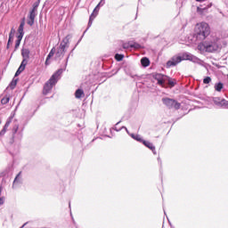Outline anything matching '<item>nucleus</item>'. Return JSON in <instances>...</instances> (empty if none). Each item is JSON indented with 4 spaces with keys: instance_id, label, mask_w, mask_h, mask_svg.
I'll return each instance as SVG.
<instances>
[{
    "instance_id": "f257e3e1",
    "label": "nucleus",
    "mask_w": 228,
    "mask_h": 228,
    "mask_svg": "<svg viewBox=\"0 0 228 228\" xmlns=\"http://www.w3.org/2000/svg\"><path fill=\"white\" fill-rule=\"evenodd\" d=\"M200 53H218L222 49L220 39L217 37L212 38L209 41H205L198 45Z\"/></svg>"
},
{
    "instance_id": "f03ea898",
    "label": "nucleus",
    "mask_w": 228,
    "mask_h": 228,
    "mask_svg": "<svg viewBox=\"0 0 228 228\" xmlns=\"http://www.w3.org/2000/svg\"><path fill=\"white\" fill-rule=\"evenodd\" d=\"M186 60L192 61L193 63H199V58L195 57V55L190 53H182L173 56L171 60L167 62V69H169V67H175V65H178V63Z\"/></svg>"
},
{
    "instance_id": "7ed1b4c3",
    "label": "nucleus",
    "mask_w": 228,
    "mask_h": 228,
    "mask_svg": "<svg viewBox=\"0 0 228 228\" xmlns=\"http://www.w3.org/2000/svg\"><path fill=\"white\" fill-rule=\"evenodd\" d=\"M211 35V28L207 22L201 21L194 27V36L197 40H206L208 36Z\"/></svg>"
},
{
    "instance_id": "20e7f679",
    "label": "nucleus",
    "mask_w": 228,
    "mask_h": 228,
    "mask_svg": "<svg viewBox=\"0 0 228 228\" xmlns=\"http://www.w3.org/2000/svg\"><path fill=\"white\" fill-rule=\"evenodd\" d=\"M61 74H63V69H58L55 73H53V76L50 77V79L45 83L43 90L44 95H47L51 90H53V86L58 83V80L60 79Z\"/></svg>"
},
{
    "instance_id": "39448f33",
    "label": "nucleus",
    "mask_w": 228,
    "mask_h": 228,
    "mask_svg": "<svg viewBox=\"0 0 228 228\" xmlns=\"http://www.w3.org/2000/svg\"><path fill=\"white\" fill-rule=\"evenodd\" d=\"M67 49H69V39L64 38L57 48V51L55 53V58L57 60H61V58H63V56H65Z\"/></svg>"
},
{
    "instance_id": "423d86ee",
    "label": "nucleus",
    "mask_w": 228,
    "mask_h": 228,
    "mask_svg": "<svg viewBox=\"0 0 228 228\" xmlns=\"http://www.w3.org/2000/svg\"><path fill=\"white\" fill-rule=\"evenodd\" d=\"M29 49L28 48H23L21 50V56L23 60L18 70L16 71V76H19V74H20V72H23V70L26 69V65H28V60L29 58Z\"/></svg>"
},
{
    "instance_id": "0eeeda50",
    "label": "nucleus",
    "mask_w": 228,
    "mask_h": 228,
    "mask_svg": "<svg viewBox=\"0 0 228 228\" xmlns=\"http://www.w3.org/2000/svg\"><path fill=\"white\" fill-rule=\"evenodd\" d=\"M105 4H106V0H101L100 3L96 5V7L94 9L93 13L89 18L88 28L92 26L95 17L99 15V10H101V6H104Z\"/></svg>"
},
{
    "instance_id": "6e6552de",
    "label": "nucleus",
    "mask_w": 228,
    "mask_h": 228,
    "mask_svg": "<svg viewBox=\"0 0 228 228\" xmlns=\"http://www.w3.org/2000/svg\"><path fill=\"white\" fill-rule=\"evenodd\" d=\"M162 102L167 106V108H173L174 110H179L181 108V103L172 100L170 98H163Z\"/></svg>"
},
{
    "instance_id": "1a4fd4ad",
    "label": "nucleus",
    "mask_w": 228,
    "mask_h": 228,
    "mask_svg": "<svg viewBox=\"0 0 228 228\" xmlns=\"http://www.w3.org/2000/svg\"><path fill=\"white\" fill-rule=\"evenodd\" d=\"M114 129L115 131H122V129H125V131L127 133V134H129V136H131V138H133V140L143 143L144 140L142 138V135L129 133V130H127V127L126 126H122L121 128H117V126H115Z\"/></svg>"
},
{
    "instance_id": "9d476101",
    "label": "nucleus",
    "mask_w": 228,
    "mask_h": 228,
    "mask_svg": "<svg viewBox=\"0 0 228 228\" xmlns=\"http://www.w3.org/2000/svg\"><path fill=\"white\" fill-rule=\"evenodd\" d=\"M212 101L216 106L220 108H228V101L225 99H221L220 97L212 98Z\"/></svg>"
},
{
    "instance_id": "9b49d317",
    "label": "nucleus",
    "mask_w": 228,
    "mask_h": 228,
    "mask_svg": "<svg viewBox=\"0 0 228 228\" xmlns=\"http://www.w3.org/2000/svg\"><path fill=\"white\" fill-rule=\"evenodd\" d=\"M153 77L154 79H156V81H158V85H159L160 86H165V83H167V76L157 73L153 76Z\"/></svg>"
},
{
    "instance_id": "f8f14e48",
    "label": "nucleus",
    "mask_w": 228,
    "mask_h": 228,
    "mask_svg": "<svg viewBox=\"0 0 228 228\" xmlns=\"http://www.w3.org/2000/svg\"><path fill=\"white\" fill-rule=\"evenodd\" d=\"M37 17V7H33L32 12L29 14V20L28 21V26L35 24V18Z\"/></svg>"
},
{
    "instance_id": "ddd939ff",
    "label": "nucleus",
    "mask_w": 228,
    "mask_h": 228,
    "mask_svg": "<svg viewBox=\"0 0 228 228\" xmlns=\"http://www.w3.org/2000/svg\"><path fill=\"white\" fill-rule=\"evenodd\" d=\"M142 144H144L150 151L153 152V154H156V146L152 144V142L149 141H142Z\"/></svg>"
},
{
    "instance_id": "4468645a",
    "label": "nucleus",
    "mask_w": 228,
    "mask_h": 228,
    "mask_svg": "<svg viewBox=\"0 0 228 228\" xmlns=\"http://www.w3.org/2000/svg\"><path fill=\"white\" fill-rule=\"evenodd\" d=\"M21 183H22V176L20 175V173H19L13 181L12 187L15 188L17 184H20Z\"/></svg>"
},
{
    "instance_id": "2eb2a0df",
    "label": "nucleus",
    "mask_w": 228,
    "mask_h": 228,
    "mask_svg": "<svg viewBox=\"0 0 228 228\" xmlns=\"http://www.w3.org/2000/svg\"><path fill=\"white\" fill-rule=\"evenodd\" d=\"M75 97L76 99H83V97H85V91H83V89H77L75 92Z\"/></svg>"
},
{
    "instance_id": "dca6fc26",
    "label": "nucleus",
    "mask_w": 228,
    "mask_h": 228,
    "mask_svg": "<svg viewBox=\"0 0 228 228\" xmlns=\"http://www.w3.org/2000/svg\"><path fill=\"white\" fill-rule=\"evenodd\" d=\"M211 6H213L212 4H209L207 7H198L197 8V12L198 13H204L206 12H208V10H209V8H211Z\"/></svg>"
},
{
    "instance_id": "f3484780",
    "label": "nucleus",
    "mask_w": 228,
    "mask_h": 228,
    "mask_svg": "<svg viewBox=\"0 0 228 228\" xmlns=\"http://www.w3.org/2000/svg\"><path fill=\"white\" fill-rule=\"evenodd\" d=\"M8 127H10V121H7L4 126V128L0 132V136H4L6 134V131H8Z\"/></svg>"
},
{
    "instance_id": "a211bd4d",
    "label": "nucleus",
    "mask_w": 228,
    "mask_h": 228,
    "mask_svg": "<svg viewBox=\"0 0 228 228\" xmlns=\"http://www.w3.org/2000/svg\"><path fill=\"white\" fill-rule=\"evenodd\" d=\"M214 88L216 92H222V90L224 89V84L221 82L216 83L215 84Z\"/></svg>"
},
{
    "instance_id": "6ab92c4d",
    "label": "nucleus",
    "mask_w": 228,
    "mask_h": 228,
    "mask_svg": "<svg viewBox=\"0 0 228 228\" xmlns=\"http://www.w3.org/2000/svg\"><path fill=\"white\" fill-rule=\"evenodd\" d=\"M141 64L142 67H149V65H151V61H149L147 57H144L141 60Z\"/></svg>"
},
{
    "instance_id": "aec40b11",
    "label": "nucleus",
    "mask_w": 228,
    "mask_h": 228,
    "mask_svg": "<svg viewBox=\"0 0 228 228\" xmlns=\"http://www.w3.org/2000/svg\"><path fill=\"white\" fill-rule=\"evenodd\" d=\"M10 102V94H5L2 99H1V104H8Z\"/></svg>"
},
{
    "instance_id": "412c9836",
    "label": "nucleus",
    "mask_w": 228,
    "mask_h": 228,
    "mask_svg": "<svg viewBox=\"0 0 228 228\" xmlns=\"http://www.w3.org/2000/svg\"><path fill=\"white\" fill-rule=\"evenodd\" d=\"M166 83H167L171 86H175L177 81H175V79H173L167 77Z\"/></svg>"
},
{
    "instance_id": "4be33fe9",
    "label": "nucleus",
    "mask_w": 228,
    "mask_h": 228,
    "mask_svg": "<svg viewBox=\"0 0 228 228\" xmlns=\"http://www.w3.org/2000/svg\"><path fill=\"white\" fill-rule=\"evenodd\" d=\"M4 200H6V198L3 196V187H0V206H3V204H4Z\"/></svg>"
},
{
    "instance_id": "5701e85b",
    "label": "nucleus",
    "mask_w": 228,
    "mask_h": 228,
    "mask_svg": "<svg viewBox=\"0 0 228 228\" xmlns=\"http://www.w3.org/2000/svg\"><path fill=\"white\" fill-rule=\"evenodd\" d=\"M24 26H25V22L23 20L20 24V27H19V29H18V32L20 33V35H24Z\"/></svg>"
},
{
    "instance_id": "b1692460",
    "label": "nucleus",
    "mask_w": 228,
    "mask_h": 228,
    "mask_svg": "<svg viewBox=\"0 0 228 228\" xmlns=\"http://www.w3.org/2000/svg\"><path fill=\"white\" fill-rule=\"evenodd\" d=\"M12 33H15V30H13V29L11 30V33L9 35V40H8L7 47H9L10 44H12V42H13Z\"/></svg>"
},
{
    "instance_id": "393cba45",
    "label": "nucleus",
    "mask_w": 228,
    "mask_h": 228,
    "mask_svg": "<svg viewBox=\"0 0 228 228\" xmlns=\"http://www.w3.org/2000/svg\"><path fill=\"white\" fill-rule=\"evenodd\" d=\"M53 56H54V48H53L51 50V52L49 53V54L47 55L46 63H47V61H49L50 58H53Z\"/></svg>"
},
{
    "instance_id": "a878e982",
    "label": "nucleus",
    "mask_w": 228,
    "mask_h": 228,
    "mask_svg": "<svg viewBox=\"0 0 228 228\" xmlns=\"http://www.w3.org/2000/svg\"><path fill=\"white\" fill-rule=\"evenodd\" d=\"M115 59H116L118 61H122V60H124V55L117 53V54L115 55Z\"/></svg>"
},
{
    "instance_id": "bb28decb",
    "label": "nucleus",
    "mask_w": 228,
    "mask_h": 228,
    "mask_svg": "<svg viewBox=\"0 0 228 228\" xmlns=\"http://www.w3.org/2000/svg\"><path fill=\"white\" fill-rule=\"evenodd\" d=\"M203 83H204L205 85H209V83H211V77H205V78L203 79Z\"/></svg>"
},
{
    "instance_id": "cd10ccee",
    "label": "nucleus",
    "mask_w": 228,
    "mask_h": 228,
    "mask_svg": "<svg viewBox=\"0 0 228 228\" xmlns=\"http://www.w3.org/2000/svg\"><path fill=\"white\" fill-rule=\"evenodd\" d=\"M15 86H17V81H12L9 85V88H11V90H13V88H15Z\"/></svg>"
},
{
    "instance_id": "c85d7f7f",
    "label": "nucleus",
    "mask_w": 228,
    "mask_h": 228,
    "mask_svg": "<svg viewBox=\"0 0 228 228\" xmlns=\"http://www.w3.org/2000/svg\"><path fill=\"white\" fill-rule=\"evenodd\" d=\"M131 47H134L135 49H140L142 46L138 43H134V45H131Z\"/></svg>"
},
{
    "instance_id": "c756f323",
    "label": "nucleus",
    "mask_w": 228,
    "mask_h": 228,
    "mask_svg": "<svg viewBox=\"0 0 228 228\" xmlns=\"http://www.w3.org/2000/svg\"><path fill=\"white\" fill-rule=\"evenodd\" d=\"M24 37V34H20L18 37H17V40L21 42L22 41V37Z\"/></svg>"
},
{
    "instance_id": "7c9ffc66",
    "label": "nucleus",
    "mask_w": 228,
    "mask_h": 228,
    "mask_svg": "<svg viewBox=\"0 0 228 228\" xmlns=\"http://www.w3.org/2000/svg\"><path fill=\"white\" fill-rule=\"evenodd\" d=\"M19 45H20V41L16 40L15 49H18Z\"/></svg>"
},
{
    "instance_id": "2f4dec72",
    "label": "nucleus",
    "mask_w": 228,
    "mask_h": 228,
    "mask_svg": "<svg viewBox=\"0 0 228 228\" xmlns=\"http://www.w3.org/2000/svg\"><path fill=\"white\" fill-rule=\"evenodd\" d=\"M33 8H36V12L38 10V4H34Z\"/></svg>"
},
{
    "instance_id": "473e14b6",
    "label": "nucleus",
    "mask_w": 228,
    "mask_h": 228,
    "mask_svg": "<svg viewBox=\"0 0 228 228\" xmlns=\"http://www.w3.org/2000/svg\"><path fill=\"white\" fill-rule=\"evenodd\" d=\"M198 3H204L206 0H196Z\"/></svg>"
},
{
    "instance_id": "72a5a7b5",
    "label": "nucleus",
    "mask_w": 228,
    "mask_h": 228,
    "mask_svg": "<svg viewBox=\"0 0 228 228\" xmlns=\"http://www.w3.org/2000/svg\"><path fill=\"white\" fill-rule=\"evenodd\" d=\"M51 62L49 61H45V65H49Z\"/></svg>"
},
{
    "instance_id": "f704fd0d",
    "label": "nucleus",
    "mask_w": 228,
    "mask_h": 228,
    "mask_svg": "<svg viewBox=\"0 0 228 228\" xmlns=\"http://www.w3.org/2000/svg\"><path fill=\"white\" fill-rule=\"evenodd\" d=\"M28 225V223H25L20 228L26 227Z\"/></svg>"
},
{
    "instance_id": "c9c22d12",
    "label": "nucleus",
    "mask_w": 228,
    "mask_h": 228,
    "mask_svg": "<svg viewBox=\"0 0 228 228\" xmlns=\"http://www.w3.org/2000/svg\"><path fill=\"white\" fill-rule=\"evenodd\" d=\"M67 61H69V56H68V58H67Z\"/></svg>"
}]
</instances>
